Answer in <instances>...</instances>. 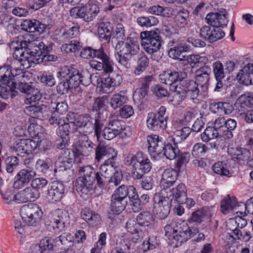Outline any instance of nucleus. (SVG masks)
<instances>
[{"instance_id": "nucleus-1", "label": "nucleus", "mask_w": 253, "mask_h": 253, "mask_svg": "<svg viewBox=\"0 0 253 253\" xmlns=\"http://www.w3.org/2000/svg\"><path fill=\"white\" fill-rule=\"evenodd\" d=\"M98 118L94 119L90 115L84 114L78 115L75 113L69 112L65 120L72 126H76L75 128V135L87 136L92 133L94 130V134L99 140L103 124L101 122L100 113H98Z\"/></svg>"}, {"instance_id": "nucleus-2", "label": "nucleus", "mask_w": 253, "mask_h": 253, "mask_svg": "<svg viewBox=\"0 0 253 253\" xmlns=\"http://www.w3.org/2000/svg\"><path fill=\"white\" fill-rule=\"evenodd\" d=\"M80 172H83V176L79 177L76 180V188L81 197L85 198L93 189V184L96 181L99 187H102L108 182L109 179L95 172L90 166L81 168Z\"/></svg>"}, {"instance_id": "nucleus-3", "label": "nucleus", "mask_w": 253, "mask_h": 253, "mask_svg": "<svg viewBox=\"0 0 253 253\" xmlns=\"http://www.w3.org/2000/svg\"><path fill=\"white\" fill-rule=\"evenodd\" d=\"M37 41H13L10 45L11 49L14 50L13 53L14 59L12 60V64L19 63L20 66L23 68H29L30 67L29 58L35 51L37 48L36 43Z\"/></svg>"}, {"instance_id": "nucleus-4", "label": "nucleus", "mask_w": 253, "mask_h": 253, "mask_svg": "<svg viewBox=\"0 0 253 253\" xmlns=\"http://www.w3.org/2000/svg\"><path fill=\"white\" fill-rule=\"evenodd\" d=\"M165 235L169 239L172 238L180 243L187 241L199 232L196 228H190L186 223L172 221L165 227Z\"/></svg>"}, {"instance_id": "nucleus-5", "label": "nucleus", "mask_w": 253, "mask_h": 253, "mask_svg": "<svg viewBox=\"0 0 253 253\" xmlns=\"http://www.w3.org/2000/svg\"><path fill=\"white\" fill-rule=\"evenodd\" d=\"M137 223L134 220H129L126 224L127 231L132 235V239L134 242L141 241L144 238V232L140 226L151 227L153 226L154 218L149 211L140 212L136 217Z\"/></svg>"}, {"instance_id": "nucleus-6", "label": "nucleus", "mask_w": 253, "mask_h": 253, "mask_svg": "<svg viewBox=\"0 0 253 253\" xmlns=\"http://www.w3.org/2000/svg\"><path fill=\"white\" fill-rule=\"evenodd\" d=\"M132 166V176L135 179H140L145 173L150 171L152 166L150 160L141 152H138L128 161Z\"/></svg>"}, {"instance_id": "nucleus-7", "label": "nucleus", "mask_w": 253, "mask_h": 253, "mask_svg": "<svg viewBox=\"0 0 253 253\" xmlns=\"http://www.w3.org/2000/svg\"><path fill=\"white\" fill-rule=\"evenodd\" d=\"M71 154H73L71 153ZM70 157V149H67L64 150L63 153L58 158L55 163L54 172L56 175L60 177L62 180H68L71 176L72 167V156Z\"/></svg>"}, {"instance_id": "nucleus-8", "label": "nucleus", "mask_w": 253, "mask_h": 253, "mask_svg": "<svg viewBox=\"0 0 253 253\" xmlns=\"http://www.w3.org/2000/svg\"><path fill=\"white\" fill-rule=\"evenodd\" d=\"M198 84L196 82L190 80H182L174 88L178 97L182 100L186 97L194 100L196 99L199 95Z\"/></svg>"}, {"instance_id": "nucleus-9", "label": "nucleus", "mask_w": 253, "mask_h": 253, "mask_svg": "<svg viewBox=\"0 0 253 253\" xmlns=\"http://www.w3.org/2000/svg\"><path fill=\"white\" fill-rule=\"evenodd\" d=\"M141 44L149 54L158 52L161 46L162 40L160 34L155 31H145L140 34Z\"/></svg>"}, {"instance_id": "nucleus-10", "label": "nucleus", "mask_w": 253, "mask_h": 253, "mask_svg": "<svg viewBox=\"0 0 253 253\" xmlns=\"http://www.w3.org/2000/svg\"><path fill=\"white\" fill-rule=\"evenodd\" d=\"M36 50L29 57V64L30 67L32 63L37 64L46 61H54L57 59V57L52 54H49L51 49V46H47L41 42H37Z\"/></svg>"}, {"instance_id": "nucleus-11", "label": "nucleus", "mask_w": 253, "mask_h": 253, "mask_svg": "<svg viewBox=\"0 0 253 253\" xmlns=\"http://www.w3.org/2000/svg\"><path fill=\"white\" fill-rule=\"evenodd\" d=\"M185 69H170L164 71L159 75V79L161 82L170 85V89L174 91V88L177 84H176L178 81L182 82L187 76V73Z\"/></svg>"}, {"instance_id": "nucleus-12", "label": "nucleus", "mask_w": 253, "mask_h": 253, "mask_svg": "<svg viewBox=\"0 0 253 253\" xmlns=\"http://www.w3.org/2000/svg\"><path fill=\"white\" fill-rule=\"evenodd\" d=\"M20 214L23 221L28 225L39 222L42 215L41 209L36 204L24 205L20 209Z\"/></svg>"}, {"instance_id": "nucleus-13", "label": "nucleus", "mask_w": 253, "mask_h": 253, "mask_svg": "<svg viewBox=\"0 0 253 253\" xmlns=\"http://www.w3.org/2000/svg\"><path fill=\"white\" fill-rule=\"evenodd\" d=\"M166 108L161 106L157 113L151 112L147 117V127L152 130L164 129L167 126V117L166 116Z\"/></svg>"}, {"instance_id": "nucleus-14", "label": "nucleus", "mask_w": 253, "mask_h": 253, "mask_svg": "<svg viewBox=\"0 0 253 253\" xmlns=\"http://www.w3.org/2000/svg\"><path fill=\"white\" fill-rule=\"evenodd\" d=\"M186 194V187L182 183L172 188L170 187L163 188L161 192V195H163V198L167 199L174 205L175 207L179 202L183 201Z\"/></svg>"}, {"instance_id": "nucleus-15", "label": "nucleus", "mask_w": 253, "mask_h": 253, "mask_svg": "<svg viewBox=\"0 0 253 253\" xmlns=\"http://www.w3.org/2000/svg\"><path fill=\"white\" fill-rule=\"evenodd\" d=\"M118 50V61L126 68H128V61L131 56L137 54L139 45L134 43L122 42L116 46Z\"/></svg>"}, {"instance_id": "nucleus-16", "label": "nucleus", "mask_w": 253, "mask_h": 253, "mask_svg": "<svg viewBox=\"0 0 253 253\" xmlns=\"http://www.w3.org/2000/svg\"><path fill=\"white\" fill-rule=\"evenodd\" d=\"M220 135L221 132L218 129H216L213 126H209L201 134V137L205 142L215 139L214 141L210 143L211 147L216 149H223L225 146V144L224 141L221 138Z\"/></svg>"}, {"instance_id": "nucleus-17", "label": "nucleus", "mask_w": 253, "mask_h": 253, "mask_svg": "<svg viewBox=\"0 0 253 253\" xmlns=\"http://www.w3.org/2000/svg\"><path fill=\"white\" fill-rule=\"evenodd\" d=\"M69 218L66 211L58 209L50 217L49 225L56 231H62L69 224Z\"/></svg>"}, {"instance_id": "nucleus-18", "label": "nucleus", "mask_w": 253, "mask_h": 253, "mask_svg": "<svg viewBox=\"0 0 253 253\" xmlns=\"http://www.w3.org/2000/svg\"><path fill=\"white\" fill-rule=\"evenodd\" d=\"M154 200V213L158 218L165 219L169 213L170 207L174 206V205L167 199L163 198L162 195L155 196Z\"/></svg>"}, {"instance_id": "nucleus-19", "label": "nucleus", "mask_w": 253, "mask_h": 253, "mask_svg": "<svg viewBox=\"0 0 253 253\" xmlns=\"http://www.w3.org/2000/svg\"><path fill=\"white\" fill-rule=\"evenodd\" d=\"M40 196L39 190L34 188L31 185L13 196L9 203L12 201L18 203L21 202H34L37 200Z\"/></svg>"}, {"instance_id": "nucleus-20", "label": "nucleus", "mask_w": 253, "mask_h": 253, "mask_svg": "<svg viewBox=\"0 0 253 253\" xmlns=\"http://www.w3.org/2000/svg\"><path fill=\"white\" fill-rule=\"evenodd\" d=\"M11 69L9 70L7 66H3L0 68V81L4 84L8 83L13 79L14 76L23 74V71L26 68H23V66H20L19 63L12 64L11 62L10 65Z\"/></svg>"}, {"instance_id": "nucleus-21", "label": "nucleus", "mask_w": 253, "mask_h": 253, "mask_svg": "<svg viewBox=\"0 0 253 253\" xmlns=\"http://www.w3.org/2000/svg\"><path fill=\"white\" fill-rule=\"evenodd\" d=\"M117 154V153L115 149L108 145L99 144L95 149V159L97 161L106 158L108 159L105 162L114 164Z\"/></svg>"}, {"instance_id": "nucleus-22", "label": "nucleus", "mask_w": 253, "mask_h": 253, "mask_svg": "<svg viewBox=\"0 0 253 253\" xmlns=\"http://www.w3.org/2000/svg\"><path fill=\"white\" fill-rule=\"evenodd\" d=\"M227 12L225 9H222L219 12L211 13L207 14L206 20L211 26L219 28L226 26L228 23Z\"/></svg>"}, {"instance_id": "nucleus-23", "label": "nucleus", "mask_w": 253, "mask_h": 253, "mask_svg": "<svg viewBox=\"0 0 253 253\" xmlns=\"http://www.w3.org/2000/svg\"><path fill=\"white\" fill-rule=\"evenodd\" d=\"M65 188L64 185L58 181L51 182L49 186L47 198L51 202L60 201L64 194Z\"/></svg>"}, {"instance_id": "nucleus-24", "label": "nucleus", "mask_w": 253, "mask_h": 253, "mask_svg": "<svg viewBox=\"0 0 253 253\" xmlns=\"http://www.w3.org/2000/svg\"><path fill=\"white\" fill-rule=\"evenodd\" d=\"M35 171L28 169H23L19 171L15 177L13 187L19 189L25 184L28 183L35 176Z\"/></svg>"}, {"instance_id": "nucleus-25", "label": "nucleus", "mask_w": 253, "mask_h": 253, "mask_svg": "<svg viewBox=\"0 0 253 253\" xmlns=\"http://www.w3.org/2000/svg\"><path fill=\"white\" fill-rule=\"evenodd\" d=\"M81 56L84 59H87L89 57H99L104 59L106 61V67L107 70L111 69L109 64V61L108 60V55L104 51L103 47H100L98 49H93L90 47H87L83 49L81 52Z\"/></svg>"}, {"instance_id": "nucleus-26", "label": "nucleus", "mask_w": 253, "mask_h": 253, "mask_svg": "<svg viewBox=\"0 0 253 253\" xmlns=\"http://www.w3.org/2000/svg\"><path fill=\"white\" fill-rule=\"evenodd\" d=\"M147 141L149 144L148 151L150 153L155 155L162 154L165 147V145L159 136L157 135H151L147 137Z\"/></svg>"}, {"instance_id": "nucleus-27", "label": "nucleus", "mask_w": 253, "mask_h": 253, "mask_svg": "<svg viewBox=\"0 0 253 253\" xmlns=\"http://www.w3.org/2000/svg\"><path fill=\"white\" fill-rule=\"evenodd\" d=\"M237 79L245 85L253 84V64L249 63L237 74Z\"/></svg>"}, {"instance_id": "nucleus-28", "label": "nucleus", "mask_w": 253, "mask_h": 253, "mask_svg": "<svg viewBox=\"0 0 253 253\" xmlns=\"http://www.w3.org/2000/svg\"><path fill=\"white\" fill-rule=\"evenodd\" d=\"M99 11V8L97 4L89 2L85 6L81 7V18L87 22L91 21Z\"/></svg>"}, {"instance_id": "nucleus-29", "label": "nucleus", "mask_w": 253, "mask_h": 253, "mask_svg": "<svg viewBox=\"0 0 253 253\" xmlns=\"http://www.w3.org/2000/svg\"><path fill=\"white\" fill-rule=\"evenodd\" d=\"M177 170L173 169H166L162 174L160 185L163 188L170 187L175 183L178 177Z\"/></svg>"}, {"instance_id": "nucleus-30", "label": "nucleus", "mask_w": 253, "mask_h": 253, "mask_svg": "<svg viewBox=\"0 0 253 253\" xmlns=\"http://www.w3.org/2000/svg\"><path fill=\"white\" fill-rule=\"evenodd\" d=\"M191 130L188 127H184L181 129H176L173 131V134L169 137L168 141H172L174 145L181 143L185 140L190 133Z\"/></svg>"}, {"instance_id": "nucleus-31", "label": "nucleus", "mask_w": 253, "mask_h": 253, "mask_svg": "<svg viewBox=\"0 0 253 253\" xmlns=\"http://www.w3.org/2000/svg\"><path fill=\"white\" fill-rule=\"evenodd\" d=\"M115 81V84H114L110 76L107 78H100L97 76L95 83L97 84L98 86H100L102 88L103 92L109 93L114 89V87L117 86L118 83H119V80H117Z\"/></svg>"}, {"instance_id": "nucleus-32", "label": "nucleus", "mask_w": 253, "mask_h": 253, "mask_svg": "<svg viewBox=\"0 0 253 253\" xmlns=\"http://www.w3.org/2000/svg\"><path fill=\"white\" fill-rule=\"evenodd\" d=\"M98 60L95 59H93L89 62V65L92 69H94L98 71L103 70L106 73H111L113 71V63L112 60H111L109 57L108 56V60L109 61V64L111 67V69L109 70H107L106 67V61L101 58L96 57Z\"/></svg>"}, {"instance_id": "nucleus-33", "label": "nucleus", "mask_w": 253, "mask_h": 253, "mask_svg": "<svg viewBox=\"0 0 253 253\" xmlns=\"http://www.w3.org/2000/svg\"><path fill=\"white\" fill-rule=\"evenodd\" d=\"M127 205L126 200L112 195L111 208L113 212L116 214L122 212Z\"/></svg>"}, {"instance_id": "nucleus-34", "label": "nucleus", "mask_w": 253, "mask_h": 253, "mask_svg": "<svg viewBox=\"0 0 253 253\" xmlns=\"http://www.w3.org/2000/svg\"><path fill=\"white\" fill-rule=\"evenodd\" d=\"M82 217L92 226L96 225L100 220L99 215L88 209H84L82 211Z\"/></svg>"}, {"instance_id": "nucleus-35", "label": "nucleus", "mask_w": 253, "mask_h": 253, "mask_svg": "<svg viewBox=\"0 0 253 253\" xmlns=\"http://www.w3.org/2000/svg\"><path fill=\"white\" fill-rule=\"evenodd\" d=\"M127 100L125 92L121 91L113 95L110 99V104L113 109H116L126 103Z\"/></svg>"}, {"instance_id": "nucleus-36", "label": "nucleus", "mask_w": 253, "mask_h": 253, "mask_svg": "<svg viewBox=\"0 0 253 253\" xmlns=\"http://www.w3.org/2000/svg\"><path fill=\"white\" fill-rule=\"evenodd\" d=\"M135 188L132 185H122L115 190L112 195L126 200L127 196L129 198L135 192Z\"/></svg>"}, {"instance_id": "nucleus-37", "label": "nucleus", "mask_w": 253, "mask_h": 253, "mask_svg": "<svg viewBox=\"0 0 253 253\" xmlns=\"http://www.w3.org/2000/svg\"><path fill=\"white\" fill-rule=\"evenodd\" d=\"M47 107L45 105H30L26 107V111L33 118L42 119L43 114L46 112Z\"/></svg>"}, {"instance_id": "nucleus-38", "label": "nucleus", "mask_w": 253, "mask_h": 253, "mask_svg": "<svg viewBox=\"0 0 253 253\" xmlns=\"http://www.w3.org/2000/svg\"><path fill=\"white\" fill-rule=\"evenodd\" d=\"M237 205L236 199L227 195L221 201V211L223 213L226 214L229 211L233 210Z\"/></svg>"}, {"instance_id": "nucleus-39", "label": "nucleus", "mask_w": 253, "mask_h": 253, "mask_svg": "<svg viewBox=\"0 0 253 253\" xmlns=\"http://www.w3.org/2000/svg\"><path fill=\"white\" fill-rule=\"evenodd\" d=\"M112 27L109 22H101L98 27V34L100 38L106 41L110 40Z\"/></svg>"}, {"instance_id": "nucleus-40", "label": "nucleus", "mask_w": 253, "mask_h": 253, "mask_svg": "<svg viewBox=\"0 0 253 253\" xmlns=\"http://www.w3.org/2000/svg\"><path fill=\"white\" fill-rule=\"evenodd\" d=\"M149 59L146 55H139L137 59V66L134 73L136 76L140 75L149 66Z\"/></svg>"}, {"instance_id": "nucleus-41", "label": "nucleus", "mask_w": 253, "mask_h": 253, "mask_svg": "<svg viewBox=\"0 0 253 253\" xmlns=\"http://www.w3.org/2000/svg\"><path fill=\"white\" fill-rule=\"evenodd\" d=\"M189 13L185 9L179 10L174 18L175 25L179 28H183L187 24Z\"/></svg>"}, {"instance_id": "nucleus-42", "label": "nucleus", "mask_w": 253, "mask_h": 253, "mask_svg": "<svg viewBox=\"0 0 253 253\" xmlns=\"http://www.w3.org/2000/svg\"><path fill=\"white\" fill-rule=\"evenodd\" d=\"M213 171L216 174L220 175L230 177L232 175V172L226 163L219 162L215 163L212 167Z\"/></svg>"}, {"instance_id": "nucleus-43", "label": "nucleus", "mask_w": 253, "mask_h": 253, "mask_svg": "<svg viewBox=\"0 0 253 253\" xmlns=\"http://www.w3.org/2000/svg\"><path fill=\"white\" fill-rule=\"evenodd\" d=\"M137 22L141 27H149L156 25L159 21L155 16H141L137 18Z\"/></svg>"}, {"instance_id": "nucleus-44", "label": "nucleus", "mask_w": 253, "mask_h": 253, "mask_svg": "<svg viewBox=\"0 0 253 253\" xmlns=\"http://www.w3.org/2000/svg\"><path fill=\"white\" fill-rule=\"evenodd\" d=\"M228 229L232 231L238 240H242L245 242H249L253 237V232L251 231H245L242 232L237 228L233 229L228 227Z\"/></svg>"}, {"instance_id": "nucleus-45", "label": "nucleus", "mask_w": 253, "mask_h": 253, "mask_svg": "<svg viewBox=\"0 0 253 253\" xmlns=\"http://www.w3.org/2000/svg\"><path fill=\"white\" fill-rule=\"evenodd\" d=\"M207 215V211L204 209L197 210L194 211L188 219L190 223L200 224L203 221L204 218Z\"/></svg>"}, {"instance_id": "nucleus-46", "label": "nucleus", "mask_w": 253, "mask_h": 253, "mask_svg": "<svg viewBox=\"0 0 253 253\" xmlns=\"http://www.w3.org/2000/svg\"><path fill=\"white\" fill-rule=\"evenodd\" d=\"M79 76L81 83L85 86H87L90 83L95 84L96 83L97 76L91 75L87 70L79 72Z\"/></svg>"}, {"instance_id": "nucleus-47", "label": "nucleus", "mask_w": 253, "mask_h": 253, "mask_svg": "<svg viewBox=\"0 0 253 253\" xmlns=\"http://www.w3.org/2000/svg\"><path fill=\"white\" fill-rule=\"evenodd\" d=\"M123 124L124 122L122 121L114 120L110 121L108 126L115 131L120 137H123L126 135V133L124 132L125 129Z\"/></svg>"}, {"instance_id": "nucleus-48", "label": "nucleus", "mask_w": 253, "mask_h": 253, "mask_svg": "<svg viewBox=\"0 0 253 253\" xmlns=\"http://www.w3.org/2000/svg\"><path fill=\"white\" fill-rule=\"evenodd\" d=\"M77 150L83 156H89L93 152V143L88 139L83 141Z\"/></svg>"}, {"instance_id": "nucleus-49", "label": "nucleus", "mask_w": 253, "mask_h": 253, "mask_svg": "<svg viewBox=\"0 0 253 253\" xmlns=\"http://www.w3.org/2000/svg\"><path fill=\"white\" fill-rule=\"evenodd\" d=\"M212 70L216 80H222L225 77L226 72L224 66L220 61H217L212 64Z\"/></svg>"}, {"instance_id": "nucleus-50", "label": "nucleus", "mask_w": 253, "mask_h": 253, "mask_svg": "<svg viewBox=\"0 0 253 253\" xmlns=\"http://www.w3.org/2000/svg\"><path fill=\"white\" fill-rule=\"evenodd\" d=\"M163 152L168 159L171 160L176 158L177 155L179 153V150L176 145L173 146L171 144L168 143L165 145Z\"/></svg>"}, {"instance_id": "nucleus-51", "label": "nucleus", "mask_w": 253, "mask_h": 253, "mask_svg": "<svg viewBox=\"0 0 253 253\" xmlns=\"http://www.w3.org/2000/svg\"><path fill=\"white\" fill-rule=\"evenodd\" d=\"M42 97V94L40 91L34 87L26 94L25 99L26 104H31L40 100Z\"/></svg>"}, {"instance_id": "nucleus-52", "label": "nucleus", "mask_w": 253, "mask_h": 253, "mask_svg": "<svg viewBox=\"0 0 253 253\" xmlns=\"http://www.w3.org/2000/svg\"><path fill=\"white\" fill-rule=\"evenodd\" d=\"M38 79L42 84L48 86H52L55 84V79L53 75L49 72L42 73Z\"/></svg>"}, {"instance_id": "nucleus-53", "label": "nucleus", "mask_w": 253, "mask_h": 253, "mask_svg": "<svg viewBox=\"0 0 253 253\" xmlns=\"http://www.w3.org/2000/svg\"><path fill=\"white\" fill-rule=\"evenodd\" d=\"M190 155L187 152H181L178 153L176 159H177V162L175 164V168L179 170L181 167L186 165L189 161Z\"/></svg>"}, {"instance_id": "nucleus-54", "label": "nucleus", "mask_w": 253, "mask_h": 253, "mask_svg": "<svg viewBox=\"0 0 253 253\" xmlns=\"http://www.w3.org/2000/svg\"><path fill=\"white\" fill-rule=\"evenodd\" d=\"M72 75H70L69 79H66L71 87L75 88L78 87L81 84L80 80L79 71L77 70H73Z\"/></svg>"}, {"instance_id": "nucleus-55", "label": "nucleus", "mask_w": 253, "mask_h": 253, "mask_svg": "<svg viewBox=\"0 0 253 253\" xmlns=\"http://www.w3.org/2000/svg\"><path fill=\"white\" fill-rule=\"evenodd\" d=\"M82 47L81 43L76 40L71 41L68 44H65L61 47V50L66 53L75 52Z\"/></svg>"}, {"instance_id": "nucleus-56", "label": "nucleus", "mask_w": 253, "mask_h": 253, "mask_svg": "<svg viewBox=\"0 0 253 253\" xmlns=\"http://www.w3.org/2000/svg\"><path fill=\"white\" fill-rule=\"evenodd\" d=\"M24 142L23 139H19L17 141L16 144L11 147V152H15L18 156H23L26 154Z\"/></svg>"}, {"instance_id": "nucleus-57", "label": "nucleus", "mask_w": 253, "mask_h": 253, "mask_svg": "<svg viewBox=\"0 0 253 253\" xmlns=\"http://www.w3.org/2000/svg\"><path fill=\"white\" fill-rule=\"evenodd\" d=\"M79 33V26H74L68 30H64L61 33V36L63 40H67L70 38H73L78 35Z\"/></svg>"}, {"instance_id": "nucleus-58", "label": "nucleus", "mask_w": 253, "mask_h": 253, "mask_svg": "<svg viewBox=\"0 0 253 253\" xmlns=\"http://www.w3.org/2000/svg\"><path fill=\"white\" fill-rule=\"evenodd\" d=\"M5 163L6 171L8 173H11L18 164V159L14 156L9 157L6 159Z\"/></svg>"}, {"instance_id": "nucleus-59", "label": "nucleus", "mask_w": 253, "mask_h": 253, "mask_svg": "<svg viewBox=\"0 0 253 253\" xmlns=\"http://www.w3.org/2000/svg\"><path fill=\"white\" fill-rule=\"evenodd\" d=\"M113 166V164L105 162L100 167L99 171H97L100 174L104 177L109 179L111 176V169Z\"/></svg>"}, {"instance_id": "nucleus-60", "label": "nucleus", "mask_w": 253, "mask_h": 253, "mask_svg": "<svg viewBox=\"0 0 253 253\" xmlns=\"http://www.w3.org/2000/svg\"><path fill=\"white\" fill-rule=\"evenodd\" d=\"M225 36L224 32L219 28H214V30L210 34L208 41L211 42H213L217 40H220Z\"/></svg>"}, {"instance_id": "nucleus-61", "label": "nucleus", "mask_w": 253, "mask_h": 253, "mask_svg": "<svg viewBox=\"0 0 253 253\" xmlns=\"http://www.w3.org/2000/svg\"><path fill=\"white\" fill-rule=\"evenodd\" d=\"M201 57L197 55H189L188 56H182L181 60L182 61V64H190L191 66L195 65L200 61Z\"/></svg>"}, {"instance_id": "nucleus-62", "label": "nucleus", "mask_w": 253, "mask_h": 253, "mask_svg": "<svg viewBox=\"0 0 253 253\" xmlns=\"http://www.w3.org/2000/svg\"><path fill=\"white\" fill-rule=\"evenodd\" d=\"M238 104L243 108L253 107V97L245 95H241L237 100Z\"/></svg>"}, {"instance_id": "nucleus-63", "label": "nucleus", "mask_w": 253, "mask_h": 253, "mask_svg": "<svg viewBox=\"0 0 253 253\" xmlns=\"http://www.w3.org/2000/svg\"><path fill=\"white\" fill-rule=\"evenodd\" d=\"M73 240V236L69 233H63L56 239V242L59 241L62 245H66L68 247L71 246Z\"/></svg>"}, {"instance_id": "nucleus-64", "label": "nucleus", "mask_w": 253, "mask_h": 253, "mask_svg": "<svg viewBox=\"0 0 253 253\" xmlns=\"http://www.w3.org/2000/svg\"><path fill=\"white\" fill-rule=\"evenodd\" d=\"M131 205L132 206V210L134 212H138L141 208V202L139 200V196L136 193V191L131 195L129 198Z\"/></svg>"}]
</instances>
